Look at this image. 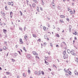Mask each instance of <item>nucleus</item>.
Instances as JSON below:
<instances>
[{
  "mask_svg": "<svg viewBox=\"0 0 78 78\" xmlns=\"http://www.w3.org/2000/svg\"><path fill=\"white\" fill-rule=\"evenodd\" d=\"M67 51L68 53L70 54V52H71V51H70V50L68 49Z\"/></svg>",
  "mask_w": 78,
  "mask_h": 78,
  "instance_id": "8",
  "label": "nucleus"
},
{
  "mask_svg": "<svg viewBox=\"0 0 78 78\" xmlns=\"http://www.w3.org/2000/svg\"><path fill=\"white\" fill-rule=\"evenodd\" d=\"M49 25V24H47V26L48 27H50V26Z\"/></svg>",
  "mask_w": 78,
  "mask_h": 78,
  "instance_id": "57",
  "label": "nucleus"
},
{
  "mask_svg": "<svg viewBox=\"0 0 78 78\" xmlns=\"http://www.w3.org/2000/svg\"><path fill=\"white\" fill-rule=\"evenodd\" d=\"M27 3H28V0H26Z\"/></svg>",
  "mask_w": 78,
  "mask_h": 78,
  "instance_id": "64",
  "label": "nucleus"
},
{
  "mask_svg": "<svg viewBox=\"0 0 78 78\" xmlns=\"http://www.w3.org/2000/svg\"><path fill=\"white\" fill-rule=\"evenodd\" d=\"M58 8L59 9H61V7H58Z\"/></svg>",
  "mask_w": 78,
  "mask_h": 78,
  "instance_id": "58",
  "label": "nucleus"
},
{
  "mask_svg": "<svg viewBox=\"0 0 78 78\" xmlns=\"http://www.w3.org/2000/svg\"><path fill=\"white\" fill-rule=\"evenodd\" d=\"M17 52H18V53H19L20 55H21V53H20V51H17Z\"/></svg>",
  "mask_w": 78,
  "mask_h": 78,
  "instance_id": "44",
  "label": "nucleus"
},
{
  "mask_svg": "<svg viewBox=\"0 0 78 78\" xmlns=\"http://www.w3.org/2000/svg\"><path fill=\"white\" fill-rule=\"evenodd\" d=\"M30 69H29L28 70V73H29V74L30 73Z\"/></svg>",
  "mask_w": 78,
  "mask_h": 78,
  "instance_id": "47",
  "label": "nucleus"
},
{
  "mask_svg": "<svg viewBox=\"0 0 78 78\" xmlns=\"http://www.w3.org/2000/svg\"><path fill=\"white\" fill-rule=\"evenodd\" d=\"M38 76H39L40 75H41V74H42V73H41V71H39L38 72Z\"/></svg>",
  "mask_w": 78,
  "mask_h": 78,
  "instance_id": "5",
  "label": "nucleus"
},
{
  "mask_svg": "<svg viewBox=\"0 0 78 78\" xmlns=\"http://www.w3.org/2000/svg\"><path fill=\"white\" fill-rule=\"evenodd\" d=\"M5 45H7V42L6 41H5Z\"/></svg>",
  "mask_w": 78,
  "mask_h": 78,
  "instance_id": "51",
  "label": "nucleus"
},
{
  "mask_svg": "<svg viewBox=\"0 0 78 78\" xmlns=\"http://www.w3.org/2000/svg\"><path fill=\"white\" fill-rule=\"evenodd\" d=\"M56 36L58 37H59V34H56Z\"/></svg>",
  "mask_w": 78,
  "mask_h": 78,
  "instance_id": "31",
  "label": "nucleus"
},
{
  "mask_svg": "<svg viewBox=\"0 0 78 78\" xmlns=\"http://www.w3.org/2000/svg\"><path fill=\"white\" fill-rule=\"evenodd\" d=\"M8 4L9 5H11L12 6H13V2H9Z\"/></svg>",
  "mask_w": 78,
  "mask_h": 78,
  "instance_id": "3",
  "label": "nucleus"
},
{
  "mask_svg": "<svg viewBox=\"0 0 78 78\" xmlns=\"http://www.w3.org/2000/svg\"><path fill=\"white\" fill-rule=\"evenodd\" d=\"M3 49L5 50H6V47L5 46H4L3 47Z\"/></svg>",
  "mask_w": 78,
  "mask_h": 78,
  "instance_id": "14",
  "label": "nucleus"
},
{
  "mask_svg": "<svg viewBox=\"0 0 78 78\" xmlns=\"http://www.w3.org/2000/svg\"><path fill=\"white\" fill-rule=\"evenodd\" d=\"M41 5H44V2H41Z\"/></svg>",
  "mask_w": 78,
  "mask_h": 78,
  "instance_id": "30",
  "label": "nucleus"
},
{
  "mask_svg": "<svg viewBox=\"0 0 78 78\" xmlns=\"http://www.w3.org/2000/svg\"><path fill=\"white\" fill-rule=\"evenodd\" d=\"M52 5L53 8H55V5L52 4Z\"/></svg>",
  "mask_w": 78,
  "mask_h": 78,
  "instance_id": "20",
  "label": "nucleus"
},
{
  "mask_svg": "<svg viewBox=\"0 0 78 78\" xmlns=\"http://www.w3.org/2000/svg\"><path fill=\"white\" fill-rule=\"evenodd\" d=\"M69 73L70 75H72V72L70 71H69Z\"/></svg>",
  "mask_w": 78,
  "mask_h": 78,
  "instance_id": "11",
  "label": "nucleus"
},
{
  "mask_svg": "<svg viewBox=\"0 0 78 78\" xmlns=\"http://www.w3.org/2000/svg\"><path fill=\"white\" fill-rule=\"evenodd\" d=\"M44 37L45 39H47V36L46 35H45L44 36Z\"/></svg>",
  "mask_w": 78,
  "mask_h": 78,
  "instance_id": "17",
  "label": "nucleus"
},
{
  "mask_svg": "<svg viewBox=\"0 0 78 78\" xmlns=\"http://www.w3.org/2000/svg\"><path fill=\"white\" fill-rule=\"evenodd\" d=\"M66 76H69V74H66Z\"/></svg>",
  "mask_w": 78,
  "mask_h": 78,
  "instance_id": "53",
  "label": "nucleus"
},
{
  "mask_svg": "<svg viewBox=\"0 0 78 78\" xmlns=\"http://www.w3.org/2000/svg\"><path fill=\"white\" fill-rule=\"evenodd\" d=\"M37 11H38V12H39V7H37Z\"/></svg>",
  "mask_w": 78,
  "mask_h": 78,
  "instance_id": "26",
  "label": "nucleus"
},
{
  "mask_svg": "<svg viewBox=\"0 0 78 78\" xmlns=\"http://www.w3.org/2000/svg\"><path fill=\"white\" fill-rule=\"evenodd\" d=\"M78 58H76V59L75 60V61H76L77 62H78Z\"/></svg>",
  "mask_w": 78,
  "mask_h": 78,
  "instance_id": "16",
  "label": "nucleus"
},
{
  "mask_svg": "<svg viewBox=\"0 0 78 78\" xmlns=\"http://www.w3.org/2000/svg\"><path fill=\"white\" fill-rule=\"evenodd\" d=\"M43 30H44V31L46 30V27H45V26H43Z\"/></svg>",
  "mask_w": 78,
  "mask_h": 78,
  "instance_id": "15",
  "label": "nucleus"
},
{
  "mask_svg": "<svg viewBox=\"0 0 78 78\" xmlns=\"http://www.w3.org/2000/svg\"><path fill=\"white\" fill-rule=\"evenodd\" d=\"M5 9L6 10H8V8L7 7V6H5Z\"/></svg>",
  "mask_w": 78,
  "mask_h": 78,
  "instance_id": "25",
  "label": "nucleus"
},
{
  "mask_svg": "<svg viewBox=\"0 0 78 78\" xmlns=\"http://www.w3.org/2000/svg\"><path fill=\"white\" fill-rule=\"evenodd\" d=\"M27 58H28L29 59H31V55L28 54L27 55Z\"/></svg>",
  "mask_w": 78,
  "mask_h": 78,
  "instance_id": "2",
  "label": "nucleus"
},
{
  "mask_svg": "<svg viewBox=\"0 0 78 78\" xmlns=\"http://www.w3.org/2000/svg\"><path fill=\"white\" fill-rule=\"evenodd\" d=\"M69 29H70V30H71V28H72V27H71V26H69Z\"/></svg>",
  "mask_w": 78,
  "mask_h": 78,
  "instance_id": "50",
  "label": "nucleus"
},
{
  "mask_svg": "<svg viewBox=\"0 0 78 78\" xmlns=\"http://www.w3.org/2000/svg\"><path fill=\"white\" fill-rule=\"evenodd\" d=\"M74 50H72L71 51V53L72 55H74V56H76V54L75 53H74Z\"/></svg>",
  "mask_w": 78,
  "mask_h": 78,
  "instance_id": "1",
  "label": "nucleus"
},
{
  "mask_svg": "<svg viewBox=\"0 0 78 78\" xmlns=\"http://www.w3.org/2000/svg\"><path fill=\"white\" fill-rule=\"evenodd\" d=\"M41 72L42 74L44 75V72L43 71H42Z\"/></svg>",
  "mask_w": 78,
  "mask_h": 78,
  "instance_id": "41",
  "label": "nucleus"
},
{
  "mask_svg": "<svg viewBox=\"0 0 78 78\" xmlns=\"http://www.w3.org/2000/svg\"><path fill=\"white\" fill-rule=\"evenodd\" d=\"M60 46H61V47H63V45L62 44V43H61V44Z\"/></svg>",
  "mask_w": 78,
  "mask_h": 78,
  "instance_id": "32",
  "label": "nucleus"
},
{
  "mask_svg": "<svg viewBox=\"0 0 78 78\" xmlns=\"http://www.w3.org/2000/svg\"><path fill=\"white\" fill-rule=\"evenodd\" d=\"M25 30H26V27H24V31H25Z\"/></svg>",
  "mask_w": 78,
  "mask_h": 78,
  "instance_id": "54",
  "label": "nucleus"
},
{
  "mask_svg": "<svg viewBox=\"0 0 78 78\" xmlns=\"http://www.w3.org/2000/svg\"><path fill=\"white\" fill-rule=\"evenodd\" d=\"M66 58H68V55L66 54V56H65Z\"/></svg>",
  "mask_w": 78,
  "mask_h": 78,
  "instance_id": "33",
  "label": "nucleus"
},
{
  "mask_svg": "<svg viewBox=\"0 0 78 78\" xmlns=\"http://www.w3.org/2000/svg\"><path fill=\"white\" fill-rule=\"evenodd\" d=\"M10 16H11L12 14H13V13L12 12H10Z\"/></svg>",
  "mask_w": 78,
  "mask_h": 78,
  "instance_id": "22",
  "label": "nucleus"
},
{
  "mask_svg": "<svg viewBox=\"0 0 78 78\" xmlns=\"http://www.w3.org/2000/svg\"><path fill=\"white\" fill-rule=\"evenodd\" d=\"M3 31L4 33H5V34L6 33V30L3 29Z\"/></svg>",
  "mask_w": 78,
  "mask_h": 78,
  "instance_id": "9",
  "label": "nucleus"
},
{
  "mask_svg": "<svg viewBox=\"0 0 78 78\" xmlns=\"http://www.w3.org/2000/svg\"><path fill=\"white\" fill-rule=\"evenodd\" d=\"M34 2H35V3H37V0H34Z\"/></svg>",
  "mask_w": 78,
  "mask_h": 78,
  "instance_id": "19",
  "label": "nucleus"
},
{
  "mask_svg": "<svg viewBox=\"0 0 78 78\" xmlns=\"http://www.w3.org/2000/svg\"><path fill=\"white\" fill-rule=\"evenodd\" d=\"M50 45L51 46V47H53V44H52V43H51L50 44Z\"/></svg>",
  "mask_w": 78,
  "mask_h": 78,
  "instance_id": "42",
  "label": "nucleus"
},
{
  "mask_svg": "<svg viewBox=\"0 0 78 78\" xmlns=\"http://www.w3.org/2000/svg\"><path fill=\"white\" fill-rule=\"evenodd\" d=\"M60 22H61L62 23H64V21L63 20H60Z\"/></svg>",
  "mask_w": 78,
  "mask_h": 78,
  "instance_id": "27",
  "label": "nucleus"
},
{
  "mask_svg": "<svg viewBox=\"0 0 78 78\" xmlns=\"http://www.w3.org/2000/svg\"><path fill=\"white\" fill-rule=\"evenodd\" d=\"M66 20L67 21H68V22H69V18H66Z\"/></svg>",
  "mask_w": 78,
  "mask_h": 78,
  "instance_id": "23",
  "label": "nucleus"
},
{
  "mask_svg": "<svg viewBox=\"0 0 78 78\" xmlns=\"http://www.w3.org/2000/svg\"><path fill=\"white\" fill-rule=\"evenodd\" d=\"M53 67H55L56 69H57V67H56V66L55 65L53 64Z\"/></svg>",
  "mask_w": 78,
  "mask_h": 78,
  "instance_id": "28",
  "label": "nucleus"
},
{
  "mask_svg": "<svg viewBox=\"0 0 78 78\" xmlns=\"http://www.w3.org/2000/svg\"><path fill=\"white\" fill-rule=\"evenodd\" d=\"M23 76H24V77H25L26 76H25V73H23Z\"/></svg>",
  "mask_w": 78,
  "mask_h": 78,
  "instance_id": "38",
  "label": "nucleus"
},
{
  "mask_svg": "<svg viewBox=\"0 0 78 78\" xmlns=\"http://www.w3.org/2000/svg\"><path fill=\"white\" fill-rule=\"evenodd\" d=\"M57 30L58 31H59V28H57Z\"/></svg>",
  "mask_w": 78,
  "mask_h": 78,
  "instance_id": "62",
  "label": "nucleus"
},
{
  "mask_svg": "<svg viewBox=\"0 0 78 78\" xmlns=\"http://www.w3.org/2000/svg\"><path fill=\"white\" fill-rule=\"evenodd\" d=\"M14 55L15 56H17V54L16 53H15L14 54Z\"/></svg>",
  "mask_w": 78,
  "mask_h": 78,
  "instance_id": "34",
  "label": "nucleus"
},
{
  "mask_svg": "<svg viewBox=\"0 0 78 78\" xmlns=\"http://www.w3.org/2000/svg\"><path fill=\"white\" fill-rule=\"evenodd\" d=\"M12 60L13 62H14L15 61V60L13 59V58L12 59Z\"/></svg>",
  "mask_w": 78,
  "mask_h": 78,
  "instance_id": "39",
  "label": "nucleus"
},
{
  "mask_svg": "<svg viewBox=\"0 0 78 78\" xmlns=\"http://www.w3.org/2000/svg\"><path fill=\"white\" fill-rule=\"evenodd\" d=\"M44 46H45L46 45V43H44Z\"/></svg>",
  "mask_w": 78,
  "mask_h": 78,
  "instance_id": "59",
  "label": "nucleus"
},
{
  "mask_svg": "<svg viewBox=\"0 0 78 78\" xmlns=\"http://www.w3.org/2000/svg\"><path fill=\"white\" fill-rule=\"evenodd\" d=\"M2 14L3 16H5V13L4 12V13H3Z\"/></svg>",
  "mask_w": 78,
  "mask_h": 78,
  "instance_id": "49",
  "label": "nucleus"
},
{
  "mask_svg": "<svg viewBox=\"0 0 78 78\" xmlns=\"http://www.w3.org/2000/svg\"><path fill=\"white\" fill-rule=\"evenodd\" d=\"M37 71H36L35 72V75H37Z\"/></svg>",
  "mask_w": 78,
  "mask_h": 78,
  "instance_id": "36",
  "label": "nucleus"
},
{
  "mask_svg": "<svg viewBox=\"0 0 78 78\" xmlns=\"http://www.w3.org/2000/svg\"><path fill=\"white\" fill-rule=\"evenodd\" d=\"M69 12H71V14H73V12L72 11H70Z\"/></svg>",
  "mask_w": 78,
  "mask_h": 78,
  "instance_id": "24",
  "label": "nucleus"
},
{
  "mask_svg": "<svg viewBox=\"0 0 78 78\" xmlns=\"http://www.w3.org/2000/svg\"><path fill=\"white\" fill-rule=\"evenodd\" d=\"M38 41H39V42H41V39L40 38H39L38 40Z\"/></svg>",
  "mask_w": 78,
  "mask_h": 78,
  "instance_id": "40",
  "label": "nucleus"
},
{
  "mask_svg": "<svg viewBox=\"0 0 78 78\" xmlns=\"http://www.w3.org/2000/svg\"><path fill=\"white\" fill-rule=\"evenodd\" d=\"M36 6V4L34 3H33L32 4V7H33V8H35Z\"/></svg>",
  "mask_w": 78,
  "mask_h": 78,
  "instance_id": "7",
  "label": "nucleus"
},
{
  "mask_svg": "<svg viewBox=\"0 0 78 78\" xmlns=\"http://www.w3.org/2000/svg\"><path fill=\"white\" fill-rule=\"evenodd\" d=\"M63 54L64 55H66V51H64L63 52Z\"/></svg>",
  "mask_w": 78,
  "mask_h": 78,
  "instance_id": "12",
  "label": "nucleus"
},
{
  "mask_svg": "<svg viewBox=\"0 0 78 78\" xmlns=\"http://www.w3.org/2000/svg\"><path fill=\"white\" fill-rule=\"evenodd\" d=\"M77 72V71H76V70H75V71L74 72V73H75V75H76Z\"/></svg>",
  "mask_w": 78,
  "mask_h": 78,
  "instance_id": "13",
  "label": "nucleus"
},
{
  "mask_svg": "<svg viewBox=\"0 0 78 78\" xmlns=\"http://www.w3.org/2000/svg\"><path fill=\"white\" fill-rule=\"evenodd\" d=\"M63 58L64 59H66V56L64 55V56H63Z\"/></svg>",
  "mask_w": 78,
  "mask_h": 78,
  "instance_id": "43",
  "label": "nucleus"
},
{
  "mask_svg": "<svg viewBox=\"0 0 78 78\" xmlns=\"http://www.w3.org/2000/svg\"><path fill=\"white\" fill-rule=\"evenodd\" d=\"M60 17L62 18H64L65 17V16L64 15H60Z\"/></svg>",
  "mask_w": 78,
  "mask_h": 78,
  "instance_id": "10",
  "label": "nucleus"
},
{
  "mask_svg": "<svg viewBox=\"0 0 78 78\" xmlns=\"http://www.w3.org/2000/svg\"><path fill=\"white\" fill-rule=\"evenodd\" d=\"M74 38H74L75 40H76L77 39H76V37H75Z\"/></svg>",
  "mask_w": 78,
  "mask_h": 78,
  "instance_id": "60",
  "label": "nucleus"
},
{
  "mask_svg": "<svg viewBox=\"0 0 78 78\" xmlns=\"http://www.w3.org/2000/svg\"><path fill=\"white\" fill-rule=\"evenodd\" d=\"M40 9H41V11H43V9H42V7H40Z\"/></svg>",
  "mask_w": 78,
  "mask_h": 78,
  "instance_id": "46",
  "label": "nucleus"
},
{
  "mask_svg": "<svg viewBox=\"0 0 78 78\" xmlns=\"http://www.w3.org/2000/svg\"><path fill=\"white\" fill-rule=\"evenodd\" d=\"M20 12L21 14V16H22V14H23L22 13V12L21 11H20Z\"/></svg>",
  "mask_w": 78,
  "mask_h": 78,
  "instance_id": "29",
  "label": "nucleus"
},
{
  "mask_svg": "<svg viewBox=\"0 0 78 78\" xmlns=\"http://www.w3.org/2000/svg\"><path fill=\"white\" fill-rule=\"evenodd\" d=\"M0 25H2V23L1 22H0Z\"/></svg>",
  "mask_w": 78,
  "mask_h": 78,
  "instance_id": "55",
  "label": "nucleus"
},
{
  "mask_svg": "<svg viewBox=\"0 0 78 78\" xmlns=\"http://www.w3.org/2000/svg\"><path fill=\"white\" fill-rule=\"evenodd\" d=\"M73 34H74L75 35H76V34H77V33H73Z\"/></svg>",
  "mask_w": 78,
  "mask_h": 78,
  "instance_id": "45",
  "label": "nucleus"
},
{
  "mask_svg": "<svg viewBox=\"0 0 78 78\" xmlns=\"http://www.w3.org/2000/svg\"><path fill=\"white\" fill-rule=\"evenodd\" d=\"M33 37H36V35L35 34H33Z\"/></svg>",
  "mask_w": 78,
  "mask_h": 78,
  "instance_id": "21",
  "label": "nucleus"
},
{
  "mask_svg": "<svg viewBox=\"0 0 78 78\" xmlns=\"http://www.w3.org/2000/svg\"><path fill=\"white\" fill-rule=\"evenodd\" d=\"M33 55H38L37 53L35 51L33 52Z\"/></svg>",
  "mask_w": 78,
  "mask_h": 78,
  "instance_id": "4",
  "label": "nucleus"
},
{
  "mask_svg": "<svg viewBox=\"0 0 78 78\" xmlns=\"http://www.w3.org/2000/svg\"><path fill=\"white\" fill-rule=\"evenodd\" d=\"M45 58L46 59V60H47V59H48V58H47V57H45Z\"/></svg>",
  "mask_w": 78,
  "mask_h": 78,
  "instance_id": "61",
  "label": "nucleus"
},
{
  "mask_svg": "<svg viewBox=\"0 0 78 78\" xmlns=\"http://www.w3.org/2000/svg\"><path fill=\"white\" fill-rule=\"evenodd\" d=\"M6 74H7V75H9L10 74V72H6Z\"/></svg>",
  "mask_w": 78,
  "mask_h": 78,
  "instance_id": "18",
  "label": "nucleus"
},
{
  "mask_svg": "<svg viewBox=\"0 0 78 78\" xmlns=\"http://www.w3.org/2000/svg\"><path fill=\"white\" fill-rule=\"evenodd\" d=\"M26 37L27 38V36H26L24 37V38H25V39L26 40V39H27Z\"/></svg>",
  "mask_w": 78,
  "mask_h": 78,
  "instance_id": "52",
  "label": "nucleus"
},
{
  "mask_svg": "<svg viewBox=\"0 0 78 78\" xmlns=\"http://www.w3.org/2000/svg\"><path fill=\"white\" fill-rule=\"evenodd\" d=\"M23 50H25V51H26V49H25V48L23 47Z\"/></svg>",
  "mask_w": 78,
  "mask_h": 78,
  "instance_id": "48",
  "label": "nucleus"
},
{
  "mask_svg": "<svg viewBox=\"0 0 78 78\" xmlns=\"http://www.w3.org/2000/svg\"><path fill=\"white\" fill-rule=\"evenodd\" d=\"M19 29L20 30H21V31H22V28L21 27H19Z\"/></svg>",
  "mask_w": 78,
  "mask_h": 78,
  "instance_id": "37",
  "label": "nucleus"
},
{
  "mask_svg": "<svg viewBox=\"0 0 78 78\" xmlns=\"http://www.w3.org/2000/svg\"><path fill=\"white\" fill-rule=\"evenodd\" d=\"M62 43H63V44H64L65 45H66V43L64 41H63L62 42Z\"/></svg>",
  "mask_w": 78,
  "mask_h": 78,
  "instance_id": "35",
  "label": "nucleus"
},
{
  "mask_svg": "<svg viewBox=\"0 0 78 78\" xmlns=\"http://www.w3.org/2000/svg\"><path fill=\"white\" fill-rule=\"evenodd\" d=\"M65 72H66V73H68V71H67V70H65Z\"/></svg>",
  "mask_w": 78,
  "mask_h": 78,
  "instance_id": "56",
  "label": "nucleus"
},
{
  "mask_svg": "<svg viewBox=\"0 0 78 78\" xmlns=\"http://www.w3.org/2000/svg\"><path fill=\"white\" fill-rule=\"evenodd\" d=\"M20 44H22V39L20 38Z\"/></svg>",
  "mask_w": 78,
  "mask_h": 78,
  "instance_id": "6",
  "label": "nucleus"
},
{
  "mask_svg": "<svg viewBox=\"0 0 78 78\" xmlns=\"http://www.w3.org/2000/svg\"><path fill=\"white\" fill-rule=\"evenodd\" d=\"M56 47H59V45L58 44H57L56 45Z\"/></svg>",
  "mask_w": 78,
  "mask_h": 78,
  "instance_id": "63",
  "label": "nucleus"
}]
</instances>
